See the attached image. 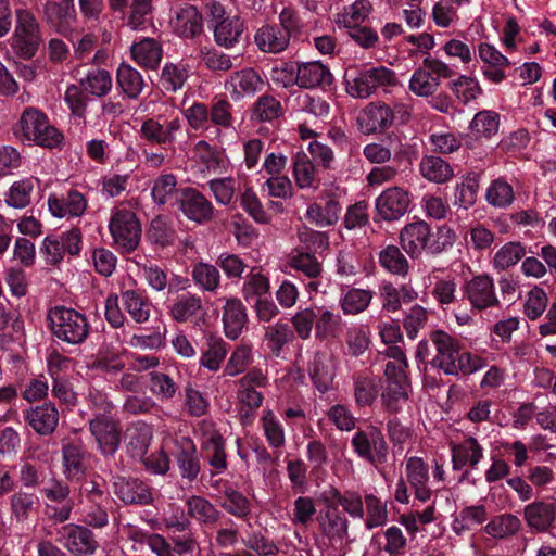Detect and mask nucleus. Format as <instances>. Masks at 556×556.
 Listing matches in <instances>:
<instances>
[{
	"label": "nucleus",
	"instance_id": "obj_18",
	"mask_svg": "<svg viewBox=\"0 0 556 556\" xmlns=\"http://www.w3.org/2000/svg\"><path fill=\"white\" fill-rule=\"evenodd\" d=\"M64 532L66 546L76 556L90 555L98 548L93 533L86 527L67 526Z\"/></svg>",
	"mask_w": 556,
	"mask_h": 556
},
{
	"label": "nucleus",
	"instance_id": "obj_2",
	"mask_svg": "<svg viewBox=\"0 0 556 556\" xmlns=\"http://www.w3.org/2000/svg\"><path fill=\"white\" fill-rule=\"evenodd\" d=\"M15 21L11 48L17 56L29 60L36 54L41 42L40 25L29 9L15 10Z\"/></svg>",
	"mask_w": 556,
	"mask_h": 556
},
{
	"label": "nucleus",
	"instance_id": "obj_13",
	"mask_svg": "<svg viewBox=\"0 0 556 556\" xmlns=\"http://www.w3.org/2000/svg\"><path fill=\"white\" fill-rule=\"evenodd\" d=\"M170 25L178 36L192 39L202 34L203 17L194 5L186 4L175 12Z\"/></svg>",
	"mask_w": 556,
	"mask_h": 556
},
{
	"label": "nucleus",
	"instance_id": "obj_1",
	"mask_svg": "<svg viewBox=\"0 0 556 556\" xmlns=\"http://www.w3.org/2000/svg\"><path fill=\"white\" fill-rule=\"evenodd\" d=\"M430 342L434 349V355L428 341L418 344L416 357L420 362H429L434 368L445 375H457V366L462 356L459 342L443 330H434L430 333Z\"/></svg>",
	"mask_w": 556,
	"mask_h": 556
},
{
	"label": "nucleus",
	"instance_id": "obj_60",
	"mask_svg": "<svg viewBox=\"0 0 556 556\" xmlns=\"http://www.w3.org/2000/svg\"><path fill=\"white\" fill-rule=\"evenodd\" d=\"M300 242L304 245L306 252L316 254L323 252L329 247V238L327 233L316 231L307 227H303L298 233Z\"/></svg>",
	"mask_w": 556,
	"mask_h": 556
},
{
	"label": "nucleus",
	"instance_id": "obj_8",
	"mask_svg": "<svg viewBox=\"0 0 556 556\" xmlns=\"http://www.w3.org/2000/svg\"><path fill=\"white\" fill-rule=\"evenodd\" d=\"M395 81L394 73L383 66L372 67L358 73L352 80L346 78V90L354 98L365 99L378 87L391 86Z\"/></svg>",
	"mask_w": 556,
	"mask_h": 556
},
{
	"label": "nucleus",
	"instance_id": "obj_27",
	"mask_svg": "<svg viewBox=\"0 0 556 556\" xmlns=\"http://www.w3.org/2000/svg\"><path fill=\"white\" fill-rule=\"evenodd\" d=\"M320 498L324 503H329L337 508L338 505H341L352 517L362 518L364 516L362 497L355 492L341 494L336 488H330L321 494Z\"/></svg>",
	"mask_w": 556,
	"mask_h": 556
},
{
	"label": "nucleus",
	"instance_id": "obj_41",
	"mask_svg": "<svg viewBox=\"0 0 556 556\" xmlns=\"http://www.w3.org/2000/svg\"><path fill=\"white\" fill-rule=\"evenodd\" d=\"M177 464L182 478L193 481L198 477L201 469L200 458L195 446L190 440H187L186 445L178 452Z\"/></svg>",
	"mask_w": 556,
	"mask_h": 556
},
{
	"label": "nucleus",
	"instance_id": "obj_20",
	"mask_svg": "<svg viewBox=\"0 0 556 556\" xmlns=\"http://www.w3.org/2000/svg\"><path fill=\"white\" fill-rule=\"evenodd\" d=\"M341 205L334 195H328L324 203H313L306 211V217L317 227L324 228L334 225L339 220Z\"/></svg>",
	"mask_w": 556,
	"mask_h": 556
},
{
	"label": "nucleus",
	"instance_id": "obj_61",
	"mask_svg": "<svg viewBox=\"0 0 556 556\" xmlns=\"http://www.w3.org/2000/svg\"><path fill=\"white\" fill-rule=\"evenodd\" d=\"M316 309L304 308L299 311L291 318L292 326L302 340H308L312 336L313 329L315 330Z\"/></svg>",
	"mask_w": 556,
	"mask_h": 556
},
{
	"label": "nucleus",
	"instance_id": "obj_54",
	"mask_svg": "<svg viewBox=\"0 0 556 556\" xmlns=\"http://www.w3.org/2000/svg\"><path fill=\"white\" fill-rule=\"evenodd\" d=\"M225 501L222 506L238 518H247L251 513L250 501L239 491L227 488L224 491Z\"/></svg>",
	"mask_w": 556,
	"mask_h": 556
},
{
	"label": "nucleus",
	"instance_id": "obj_63",
	"mask_svg": "<svg viewBox=\"0 0 556 556\" xmlns=\"http://www.w3.org/2000/svg\"><path fill=\"white\" fill-rule=\"evenodd\" d=\"M365 504L367 510L366 527L372 529L384 525L388 518L386 505L372 494L365 496Z\"/></svg>",
	"mask_w": 556,
	"mask_h": 556
},
{
	"label": "nucleus",
	"instance_id": "obj_19",
	"mask_svg": "<svg viewBox=\"0 0 556 556\" xmlns=\"http://www.w3.org/2000/svg\"><path fill=\"white\" fill-rule=\"evenodd\" d=\"M295 83L301 88L325 87L332 84L330 71L320 62L298 65Z\"/></svg>",
	"mask_w": 556,
	"mask_h": 556
},
{
	"label": "nucleus",
	"instance_id": "obj_10",
	"mask_svg": "<svg viewBox=\"0 0 556 556\" xmlns=\"http://www.w3.org/2000/svg\"><path fill=\"white\" fill-rule=\"evenodd\" d=\"M352 445L359 457L371 464H382L387 459V442L381 431L375 427H370L368 431L356 432Z\"/></svg>",
	"mask_w": 556,
	"mask_h": 556
},
{
	"label": "nucleus",
	"instance_id": "obj_43",
	"mask_svg": "<svg viewBox=\"0 0 556 556\" xmlns=\"http://www.w3.org/2000/svg\"><path fill=\"white\" fill-rule=\"evenodd\" d=\"M122 304L136 323H144L150 317V304L146 298L134 290H127L121 295Z\"/></svg>",
	"mask_w": 556,
	"mask_h": 556
},
{
	"label": "nucleus",
	"instance_id": "obj_32",
	"mask_svg": "<svg viewBox=\"0 0 556 556\" xmlns=\"http://www.w3.org/2000/svg\"><path fill=\"white\" fill-rule=\"evenodd\" d=\"M315 337L319 340H330L342 332V318L324 307L316 309Z\"/></svg>",
	"mask_w": 556,
	"mask_h": 556
},
{
	"label": "nucleus",
	"instance_id": "obj_62",
	"mask_svg": "<svg viewBox=\"0 0 556 556\" xmlns=\"http://www.w3.org/2000/svg\"><path fill=\"white\" fill-rule=\"evenodd\" d=\"M500 121L496 113L482 111L475 115L470 128L480 136L491 137L498 130Z\"/></svg>",
	"mask_w": 556,
	"mask_h": 556
},
{
	"label": "nucleus",
	"instance_id": "obj_47",
	"mask_svg": "<svg viewBox=\"0 0 556 556\" xmlns=\"http://www.w3.org/2000/svg\"><path fill=\"white\" fill-rule=\"evenodd\" d=\"M379 262L383 268L392 274L405 276L409 270V264L396 245H388L379 254Z\"/></svg>",
	"mask_w": 556,
	"mask_h": 556
},
{
	"label": "nucleus",
	"instance_id": "obj_55",
	"mask_svg": "<svg viewBox=\"0 0 556 556\" xmlns=\"http://www.w3.org/2000/svg\"><path fill=\"white\" fill-rule=\"evenodd\" d=\"M293 174L300 188L312 187L315 181L316 169L313 161L305 153H298L293 163Z\"/></svg>",
	"mask_w": 556,
	"mask_h": 556
},
{
	"label": "nucleus",
	"instance_id": "obj_17",
	"mask_svg": "<svg viewBox=\"0 0 556 556\" xmlns=\"http://www.w3.org/2000/svg\"><path fill=\"white\" fill-rule=\"evenodd\" d=\"M114 492L127 505H148L153 502L150 488L138 479L118 478L114 482Z\"/></svg>",
	"mask_w": 556,
	"mask_h": 556
},
{
	"label": "nucleus",
	"instance_id": "obj_6",
	"mask_svg": "<svg viewBox=\"0 0 556 556\" xmlns=\"http://www.w3.org/2000/svg\"><path fill=\"white\" fill-rule=\"evenodd\" d=\"M110 232L117 245L129 253L137 249L141 238V225L129 210L117 211L110 220Z\"/></svg>",
	"mask_w": 556,
	"mask_h": 556
},
{
	"label": "nucleus",
	"instance_id": "obj_51",
	"mask_svg": "<svg viewBox=\"0 0 556 556\" xmlns=\"http://www.w3.org/2000/svg\"><path fill=\"white\" fill-rule=\"evenodd\" d=\"M192 278L205 291H215L220 281L217 267L207 263L195 264L192 269Z\"/></svg>",
	"mask_w": 556,
	"mask_h": 556
},
{
	"label": "nucleus",
	"instance_id": "obj_28",
	"mask_svg": "<svg viewBox=\"0 0 556 556\" xmlns=\"http://www.w3.org/2000/svg\"><path fill=\"white\" fill-rule=\"evenodd\" d=\"M419 169L424 178L435 184H444L454 176L452 166L437 155L424 156Z\"/></svg>",
	"mask_w": 556,
	"mask_h": 556
},
{
	"label": "nucleus",
	"instance_id": "obj_34",
	"mask_svg": "<svg viewBox=\"0 0 556 556\" xmlns=\"http://www.w3.org/2000/svg\"><path fill=\"white\" fill-rule=\"evenodd\" d=\"M126 25L132 30H143L152 24L153 0H129Z\"/></svg>",
	"mask_w": 556,
	"mask_h": 556
},
{
	"label": "nucleus",
	"instance_id": "obj_46",
	"mask_svg": "<svg viewBox=\"0 0 556 556\" xmlns=\"http://www.w3.org/2000/svg\"><path fill=\"white\" fill-rule=\"evenodd\" d=\"M283 113L282 105L278 99L270 94L261 96L254 103L252 117L258 122H271Z\"/></svg>",
	"mask_w": 556,
	"mask_h": 556
},
{
	"label": "nucleus",
	"instance_id": "obj_42",
	"mask_svg": "<svg viewBox=\"0 0 556 556\" xmlns=\"http://www.w3.org/2000/svg\"><path fill=\"white\" fill-rule=\"evenodd\" d=\"M521 527L520 519L511 514L495 516L485 526L488 534L495 539H505L516 534Z\"/></svg>",
	"mask_w": 556,
	"mask_h": 556
},
{
	"label": "nucleus",
	"instance_id": "obj_3",
	"mask_svg": "<svg viewBox=\"0 0 556 556\" xmlns=\"http://www.w3.org/2000/svg\"><path fill=\"white\" fill-rule=\"evenodd\" d=\"M21 136L45 148H54L61 143L62 134L52 126L47 116L35 108L26 109L17 124Z\"/></svg>",
	"mask_w": 556,
	"mask_h": 556
},
{
	"label": "nucleus",
	"instance_id": "obj_21",
	"mask_svg": "<svg viewBox=\"0 0 556 556\" xmlns=\"http://www.w3.org/2000/svg\"><path fill=\"white\" fill-rule=\"evenodd\" d=\"M325 504L326 509L318 516L320 530L330 540L342 541L348 535L349 521L339 514L337 507Z\"/></svg>",
	"mask_w": 556,
	"mask_h": 556
},
{
	"label": "nucleus",
	"instance_id": "obj_23",
	"mask_svg": "<svg viewBox=\"0 0 556 556\" xmlns=\"http://www.w3.org/2000/svg\"><path fill=\"white\" fill-rule=\"evenodd\" d=\"M290 38L278 25H266L257 30L255 42L264 52L278 53L288 47Z\"/></svg>",
	"mask_w": 556,
	"mask_h": 556
},
{
	"label": "nucleus",
	"instance_id": "obj_11",
	"mask_svg": "<svg viewBox=\"0 0 556 556\" xmlns=\"http://www.w3.org/2000/svg\"><path fill=\"white\" fill-rule=\"evenodd\" d=\"M178 204L185 216L198 224L207 223L213 218L212 203L197 189H184Z\"/></svg>",
	"mask_w": 556,
	"mask_h": 556
},
{
	"label": "nucleus",
	"instance_id": "obj_53",
	"mask_svg": "<svg viewBox=\"0 0 556 556\" xmlns=\"http://www.w3.org/2000/svg\"><path fill=\"white\" fill-rule=\"evenodd\" d=\"M439 85L440 81L438 77L432 76L428 70L424 68V66L414 73L409 81L410 90L420 97H429L433 94Z\"/></svg>",
	"mask_w": 556,
	"mask_h": 556
},
{
	"label": "nucleus",
	"instance_id": "obj_48",
	"mask_svg": "<svg viewBox=\"0 0 556 556\" xmlns=\"http://www.w3.org/2000/svg\"><path fill=\"white\" fill-rule=\"evenodd\" d=\"M38 184L39 181L35 178H26L14 182L9 190V197L5 202L15 208L26 207L30 203L35 185Z\"/></svg>",
	"mask_w": 556,
	"mask_h": 556
},
{
	"label": "nucleus",
	"instance_id": "obj_9",
	"mask_svg": "<svg viewBox=\"0 0 556 556\" xmlns=\"http://www.w3.org/2000/svg\"><path fill=\"white\" fill-rule=\"evenodd\" d=\"M89 430L102 454L113 455L122 440V428L111 416L99 414L89 421Z\"/></svg>",
	"mask_w": 556,
	"mask_h": 556
},
{
	"label": "nucleus",
	"instance_id": "obj_58",
	"mask_svg": "<svg viewBox=\"0 0 556 556\" xmlns=\"http://www.w3.org/2000/svg\"><path fill=\"white\" fill-rule=\"evenodd\" d=\"M371 292L362 289H351L341 301L345 314H357L363 312L371 301Z\"/></svg>",
	"mask_w": 556,
	"mask_h": 556
},
{
	"label": "nucleus",
	"instance_id": "obj_12",
	"mask_svg": "<svg viewBox=\"0 0 556 556\" xmlns=\"http://www.w3.org/2000/svg\"><path fill=\"white\" fill-rule=\"evenodd\" d=\"M408 192L400 187H392L384 190L376 201L378 214L384 220H396L403 216L409 206Z\"/></svg>",
	"mask_w": 556,
	"mask_h": 556
},
{
	"label": "nucleus",
	"instance_id": "obj_35",
	"mask_svg": "<svg viewBox=\"0 0 556 556\" xmlns=\"http://www.w3.org/2000/svg\"><path fill=\"white\" fill-rule=\"evenodd\" d=\"M50 212L56 217L80 216L87 207L85 197L77 190H70L67 192V207H63V202L59 201L55 195H50L48 200Z\"/></svg>",
	"mask_w": 556,
	"mask_h": 556
},
{
	"label": "nucleus",
	"instance_id": "obj_16",
	"mask_svg": "<svg viewBox=\"0 0 556 556\" xmlns=\"http://www.w3.org/2000/svg\"><path fill=\"white\" fill-rule=\"evenodd\" d=\"M523 517L530 529L545 532L556 521V502H533L525 507Z\"/></svg>",
	"mask_w": 556,
	"mask_h": 556
},
{
	"label": "nucleus",
	"instance_id": "obj_50",
	"mask_svg": "<svg viewBox=\"0 0 556 556\" xmlns=\"http://www.w3.org/2000/svg\"><path fill=\"white\" fill-rule=\"evenodd\" d=\"M515 193L513 187L503 178L495 179L486 190L489 204L496 207H506L513 203Z\"/></svg>",
	"mask_w": 556,
	"mask_h": 556
},
{
	"label": "nucleus",
	"instance_id": "obj_44",
	"mask_svg": "<svg viewBox=\"0 0 556 556\" xmlns=\"http://www.w3.org/2000/svg\"><path fill=\"white\" fill-rule=\"evenodd\" d=\"M227 354L226 343L214 334L206 337V349L201 357V364L210 370H217Z\"/></svg>",
	"mask_w": 556,
	"mask_h": 556
},
{
	"label": "nucleus",
	"instance_id": "obj_31",
	"mask_svg": "<svg viewBox=\"0 0 556 556\" xmlns=\"http://www.w3.org/2000/svg\"><path fill=\"white\" fill-rule=\"evenodd\" d=\"M116 78L118 87L128 99L136 100L139 98L146 84L136 68L122 63L117 68Z\"/></svg>",
	"mask_w": 556,
	"mask_h": 556
},
{
	"label": "nucleus",
	"instance_id": "obj_33",
	"mask_svg": "<svg viewBox=\"0 0 556 556\" xmlns=\"http://www.w3.org/2000/svg\"><path fill=\"white\" fill-rule=\"evenodd\" d=\"M131 55L139 65L154 70L161 62L162 49L156 40L146 38L131 47Z\"/></svg>",
	"mask_w": 556,
	"mask_h": 556
},
{
	"label": "nucleus",
	"instance_id": "obj_30",
	"mask_svg": "<svg viewBox=\"0 0 556 556\" xmlns=\"http://www.w3.org/2000/svg\"><path fill=\"white\" fill-rule=\"evenodd\" d=\"M213 27L216 43L224 48L233 47L243 33V22L238 16L226 17Z\"/></svg>",
	"mask_w": 556,
	"mask_h": 556
},
{
	"label": "nucleus",
	"instance_id": "obj_40",
	"mask_svg": "<svg viewBox=\"0 0 556 556\" xmlns=\"http://www.w3.org/2000/svg\"><path fill=\"white\" fill-rule=\"evenodd\" d=\"M289 265L296 271L303 273L306 277L315 279L323 273V265L315 254L296 249L289 257Z\"/></svg>",
	"mask_w": 556,
	"mask_h": 556
},
{
	"label": "nucleus",
	"instance_id": "obj_26",
	"mask_svg": "<svg viewBox=\"0 0 556 556\" xmlns=\"http://www.w3.org/2000/svg\"><path fill=\"white\" fill-rule=\"evenodd\" d=\"M65 472L70 479H80L87 469L86 451L81 443L67 442L62 447Z\"/></svg>",
	"mask_w": 556,
	"mask_h": 556
},
{
	"label": "nucleus",
	"instance_id": "obj_64",
	"mask_svg": "<svg viewBox=\"0 0 556 556\" xmlns=\"http://www.w3.org/2000/svg\"><path fill=\"white\" fill-rule=\"evenodd\" d=\"M188 77L187 71L175 64H166L163 67L161 83L167 91H177L180 89Z\"/></svg>",
	"mask_w": 556,
	"mask_h": 556
},
{
	"label": "nucleus",
	"instance_id": "obj_38",
	"mask_svg": "<svg viewBox=\"0 0 556 556\" xmlns=\"http://www.w3.org/2000/svg\"><path fill=\"white\" fill-rule=\"evenodd\" d=\"M229 83L233 92L239 96H252L264 86L262 77L253 68L235 72Z\"/></svg>",
	"mask_w": 556,
	"mask_h": 556
},
{
	"label": "nucleus",
	"instance_id": "obj_45",
	"mask_svg": "<svg viewBox=\"0 0 556 556\" xmlns=\"http://www.w3.org/2000/svg\"><path fill=\"white\" fill-rule=\"evenodd\" d=\"M80 87L92 96L104 97L112 88V78L105 70H93L80 79Z\"/></svg>",
	"mask_w": 556,
	"mask_h": 556
},
{
	"label": "nucleus",
	"instance_id": "obj_29",
	"mask_svg": "<svg viewBox=\"0 0 556 556\" xmlns=\"http://www.w3.org/2000/svg\"><path fill=\"white\" fill-rule=\"evenodd\" d=\"M187 514L200 523L215 525L220 519V511L205 497L192 495L186 501Z\"/></svg>",
	"mask_w": 556,
	"mask_h": 556
},
{
	"label": "nucleus",
	"instance_id": "obj_14",
	"mask_svg": "<svg viewBox=\"0 0 556 556\" xmlns=\"http://www.w3.org/2000/svg\"><path fill=\"white\" fill-rule=\"evenodd\" d=\"M465 292L472 306L478 309H484L498 304L493 281L486 275L476 276L469 280L466 283Z\"/></svg>",
	"mask_w": 556,
	"mask_h": 556
},
{
	"label": "nucleus",
	"instance_id": "obj_36",
	"mask_svg": "<svg viewBox=\"0 0 556 556\" xmlns=\"http://www.w3.org/2000/svg\"><path fill=\"white\" fill-rule=\"evenodd\" d=\"M203 308L202 300L192 293L181 294L170 306V317L177 323H186L197 316Z\"/></svg>",
	"mask_w": 556,
	"mask_h": 556
},
{
	"label": "nucleus",
	"instance_id": "obj_39",
	"mask_svg": "<svg viewBox=\"0 0 556 556\" xmlns=\"http://www.w3.org/2000/svg\"><path fill=\"white\" fill-rule=\"evenodd\" d=\"M408 400V382L390 381L382 387L381 403L388 413L396 414Z\"/></svg>",
	"mask_w": 556,
	"mask_h": 556
},
{
	"label": "nucleus",
	"instance_id": "obj_22",
	"mask_svg": "<svg viewBox=\"0 0 556 556\" xmlns=\"http://www.w3.org/2000/svg\"><path fill=\"white\" fill-rule=\"evenodd\" d=\"M248 321L245 308L240 300L228 299L224 305L223 323L229 339H237Z\"/></svg>",
	"mask_w": 556,
	"mask_h": 556
},
{
	"label": "nucleus",
	"instance_id": "obj_57",
	"mask_svg": "<svg viewBox=\"0 0 556 556\" xmlns=\"http://www.w3.org/2000/svg\"><path fill=\"white\" fill-rule=\"evenodd\" d=\"M429 239L425 252L439 254L451 247L455 240V232L447 226H440L433 232L429 227Z\"/></svg>",
	"mask_w": 556,
	"mask_h": 556
},
{
	"label": "nucleus",
	"instance_id": "obj_24",
	"mask_svg": "<svg viewBox=\"0 0 556 556\" xmlns=\"http://www.w3.org/2000/svg\"><path fill=\"white\" fill-rule=\"evenodd\" d=\"M483 450L477 439L468 437L452 447L453 468L460 470L467 464L473 468L481 460Z\"/></svg>",
	"mask_w": 556,
	"mask_h": 556
},
{
	"label": "nucleus",
	"instance_id": "obj_15",
	"mask_svg": "<svg viewBox=\"0 0 556 556\" xmlns=\"http://www.w3.org/2000/svg\"><path fill=\"white\" fill-rule=\"evenodd\" d=\"M429 227L426 222L418 220L407 224L401 230V245L412 258H418L425 252L429 239Z\"/></svg>",
	"mask_w": 556,
	"mask_h": 556
},
{
	"label": "nucleus",
	"instance_id": "obj_56",
	"mask_svg": "<svg viewBox=\"0 0 556 556\" xmlns=\"http://www.w3.org/2000/svg\"><path fill=\"white\" fill-rule=\"evenodd\" d=\"M148 237L154 244L166 247L174 243L176 232L165 218L157 216L151 222Z\"/></svg>",
	"mask_w": 556,
	"mask_h": 556
},
{
	"label": "nucleus",
	"instance_id": "obj_52",
	"mask_svg": "<svg viewBox=\"0 0 556 556\" xmlns=\"http://www.w3.org/2000/svg\"><path fill=\"white\" fill-rule=\"evenodd\" d=\"M525 255L526 249L520 242H508L495 253L493 264L496 268L506 269L517 264Z\"/></svg>",
	"mask_w": 556,
	"mask_h": 556
},
{
	"label": "nucleus",
	"instance_id": "obj_37",
	"mask_svg": "<svg viewBox=\"0 0 556 556\" xmlns=\"http://www.w3.org/2000/svg\"><path fill=\"white\" fill-rule=\"evenodd\" d=\"M380 391V379L371 376L357 375L354 377V399L358 406H371Z\"/></svg>",
	"mask_w": 556,
	"mask_h": 556
},
{
	"label": "nucleus",
	"instance_id": "obj_5",
	"mask_svg": "<svg viewBox=\"0 0 556 556\" xmlns=\"http://www.w3.org/2000/svg\"><path fill=\"white\" fill-rule=\"evenodd\" d=\"M395 112L402 115L403 122L409 117V113L403 105H395L392 109L380 101L371 102L359 112L357 125L366 135L382 132L393 124Z\"/></svg>",
	"mask_w": 556,
	"mask_h": 556
},
{
	"label": "nucleus",
	"instance_id": "obj_59",
	"mask_svg": "<svg viewBox=\"0 0 556 556\" xmlns=\"http://www.w3.org/2000/svg\"><path fill=\"white\" fill-rule=\"evenodd\" d=\"M205 451H206V458L208 460V464L217 469V470H224L227 467V455L225 452V442L219 434L212 435L206 444H205Z\"/></svg>",
	"mask_w": 556,
	"mask_h": 556
},
{
	"label": "nucleus",
	"instance_id": "obj_7",
	"mask_svg": "<svg viewBox=\"0 0 556 556\" xmlns=\"http://www.w3.org/2000/svg\"><path fill=\"white\" fill-rule=\"evenodd\" d=\"M42 18L47 25L72 42L78 37L72 29V24L76 21L74 0H47L42 7Z\"/></svg>",
	"mask_w": 556,
	"mask_h": 556
},
{
	"label": "nucleus",
	"instance_id": "obj_49",
	"mask_svg": "<svg viewBox=\"0 0 556 556\" xmlns=\"http://www.w3.org/2000/svg\"><path fill=\"white\" fill-rule=\"evenodd\" d=\"M293 339V332L287 324L276 323L265 329L267 346L275 356H279L283 346Z\"/></svg>",
	"mask_w": 556,
	"mask_h": 556
},
{
	"label": "nucleus",
	"instance_id": "obj_4",
	"mask_svg": "<svg viewBox=\"0 0 556 556\" xmlns=\"http://www.w3.org/2000/svg\"><path fill=\"white\" fill-rule=\"evenodd\" d=\"M48 318L53 334L67 343L79 344L85 341L89 326L84 315L75 309L54 307Z\"/></svg>",
	"mask_w": 556,
	"mask_h": 556
},
{
	"label": "nucleus",
	"instance_id": "obj_25",
	"mask_svg": "<svg viewBox=\"0 0 556 556\" xmlns=\"http://www.w3.org/2000/svg\"><path fill=\"white\" fill-rule=\"evenodd\" d=\"M27 420L31 428L40 435L51 434L59 422V413L54 405L45 404L27 413Z\"/></svg>",
	"mask_w": 556,
	"mask_h": 556
}]
</instances>
